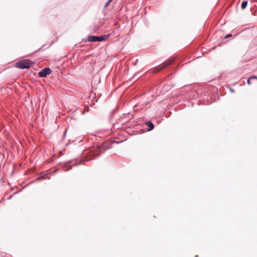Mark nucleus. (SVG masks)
Wrapping results in <instances>:
<instances>
[{"instance_id":"nucleus-6","label":"nucleus","mask_w":257,"mask_h":257,"mask_svg":"<svg viewBox=\"0 0 257 257\" xmlns=\"http://www.w3.org/2000/svg\"><path fill=\"white\" fill-rule=\"evenodd\" d=\"M247 5V1H243L241 4V9H244L246 8Z\"/></svg>"},{"instance_id":"nucleus-11","label":"nucleus","mask_w":257,"mask_h":257,"mask_svg":"<svg viewBox=\"0 0 257 257\" xmlns=\"http://www.w3.org/2000/svg\"><path fill=\"white\" fill-rule=\"evenodd\" d=\"M138 61V60L136 59L135 60V62H133V65H136L137 64V63Z\"/></svg>"},{"instance_id":"nucleus-15","label":"nucleus","mask_w":257,"mask_h":257,"mask_svg":"<svg viewBox=\"0 0 257 257\" xmlns=\"http://www.w3.org/2000/svg\"><path fill=\"white\" fill-rule=\"evenodd\" d=\"M77 165V163H75V164H74V165Z\"/></svg>"},{"instance_id":"nucleus-9","label":"nucleus","mask_w":257,"mask_h":257,"mask_svg":"<svg viewBox=\"0 0 257 257\" xmlns=\"http://www.w3.org/2000/svg\"><path fill=\"white\" fill-rule=\"evenodd\" d=\"M252 79L251 78V77H249L248 79H247V84L250 85L251 84V82H250V80H251Z\"/></svg>"},{"instance_id":"nucleus-5","label":"nucleus","mask_w":257,"mask_h":257,"mask_svg":"<svg viewBox=\"0 0 257 257\" xmlns=\"http://www.w3.org/2000/svg\"><path fill=\"white\" fill-rule=\"evenodd\" d=\"M146 124L148 126V131H150L154 128V124L152 122L148 121L146 122Z\"/></svg>"},{"instance_id":"nucleus-12","label":"nucleus","mask_w":257,"mask_h":257,"mask_svg":"<svg viewBox=\"0 0 257 257\" xmlns=\"http://www.w3.org/2000/svg\"><path fill=\"white\" fill-rule=\"evenodd\" d=\"M252 79H257V76H252V77H250Z\"/></svg>"},{"instance_id":"nucleus-8","label":"nucleus","mask_w":257,"mask_h":257,"mask_svg":"<svg viewBox=\"0 0 257 257\" xmlns=\"http://www.w3.org/2000/svg\"><path fill=\"white\" fill-rule=\"evenodd\" d=\"M112 1V0H108L107 2L105 4L104 7H106L108 6L110 3H111Z\"/></svg>"},{"instance_id":"nucleus-13","label":"nucleus","mask_w":257,"mask_h":257,"mask_svg":"<svg viewBox=\"0 0 257 257\" xmlns=\"http://www.w3.org/2000/svg\"><path fill=\"white\" fill-rule=\"evenodd\" d=\"M230 91H231V92H233L234 91V90H233V89L230 88Z\"/></svg>"},{"instance_id":"nucleus-10","label":"nucleus","mask_w":257,"mask_h":257,"mask_svg":"<svg viewBox=\"0 0 257 257\" xmlns=\"http://www.w3.org/2000/svg\"><path fill=\"white\" fill-rule=\"evenodd\" d=\"M231 34H227V35H226L225 36V38H229V37H231Z\"/></svg>"},{"instance_id":"nucleus-7","label":"nucleus","mask_w":257,"mask_h":257,"mask_svg":"<svg viewBox=\"0 0 257 257\" xmlns=\"http://www.w3.org/2000/svg\"><path fill=\"white\" fill-rule=\"evenodd\" d=\"M71 169V166L70 165H66L65 167H64L63 170L65 171H68Z\"/></svg>"},{"instance_id":"nucleus-14","label":"nucleus","mask_w":257,"mask_h":257,"mask_svg":"<svg viewBox=\"0 0 257 257\" xmlns=\"http://www.w3.org/2000/svg\"><path fill=\"white\" fill-rule=\"evenodd\" d=\"M137 75H138V73L135 74L134 75L133 77H135L136 76H137Z\"/></svg>"},{"instance_id":"nucleus-2","label":"nucleus","mask_w":257,"mask_h":257,"mask_svg":"<svg viewBox=\"0 0 257 257\" xmlns=\"http://www.w3.org/2000/svg\"><path fill=\"white\" fill-rule=\"evenodd\" d=\"M109 37L108 35H104L100 36H90L87 38L88 42H101L107 39Z\"/></svg>"},{"instance_id":"nucleus-1","label":"nucleus","mask_w":257,"mask_h":257,"mask_svg":"<svg viewBox=\"0 0 257 257\" xmlns=\"http://www.w3.org/2000/svg\"><path fill=\"white\" fill-rule=\"evenodd\" d=\"M33 63L29 60H23L17 62L16 65L18 68L24 69L30 68Z\"/></svg>"},{"instance_id":"nucleus-4","label":"nucleus","mask_w":257,"mask_h":257,"mask_svg":"<svg viewBox=\"0 0 257 257\" xmlns=\"http://www.w3.org/2000/svg\"><path fill=\"white\" fill-rule=\"evenodd\" d=\"M51 70L49 68H45L39 72V76L40 77H46L47 75L51 73Z\"/></svg>"},{"instance_id":"nucleus-3","label":"nucleus","mask_w":257,"mask_h":257,"mask_svg":"<svg viewBox=\"0 0 257 257\" xmlns=\"http://www.w3.org/2000/svg\"><path fill=\"white\" fill-rule=\"evenodd\" d=\"M173 60H169L166 61V62H164L161 65H160V66H158L156 68H155L154 71L155 72H158L161 71L162 70H163V69H164L168 66L171 65L173 63Z\"/></svg>"}]
</instances>
